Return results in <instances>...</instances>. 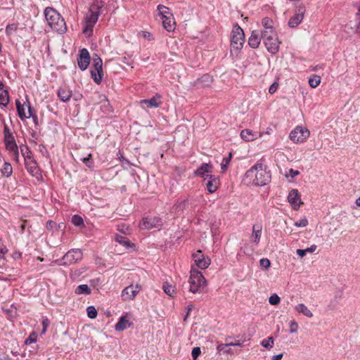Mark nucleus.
<instances>
[{
    "instance_id": "4c0bfd02",
    "label": "nucleus",
    "mask_w": 360,
    "mask_h": 360,
    "mask_svg": "<svg viewBox=\"0 0 360 360\" xmlns=\"http://www.w3.org/2000/svg\"><path fill=\"white\" fill-rule=\"evenodd\" d=\"M20 151L22 155L24 158L25 161L27 160L28 158H32V152L27 146H22L20 147Z\"/></svg>"
},
{
    "instance_id": "ea45409f",
    "label": "nucleus",
    "mask_w": 360,
    "mask_h": 360,
    "mask_svg": "<svg viewBox=\"0 0 360 360\" xmlns=\"http://www.w3.org/2000/svg\"><path fill=\"white\" fill-rule=\"evenodd\" d=\"M274 342V340L273 337H268L261 342V345L262 347L269 349L273 347Z\"/></svg>"
},
{
    "instance_id": "79ce46f5",
    "label": "nucleus",
    "mask_w": 360,
    "mask_h": 360,
    "mask_svg": "<svg viewBox=\"0 0 360 360\" xmlns=\"http://www.w3.org/2000/svg\"><path fill=\"white\" fill-rule=\"evenodd\" d=\"M4 141L15 140V138H14L12 132L10 131L8 127L6 124L4 125Z\"/></svg>"
},
{
    "instance_id": "4468645a",
    "label": "nucleus",
    "mask_w": 360,
    "mask_h": 360,
    "mask_svg": "<svg viewBox=\"0 0 360 360\" xmlns=\"http://www.w3.org/2000/svg\"><path fill=\"white\" fill-rule=\"evenodd\" d=\"M263 41L266 48L269 53L276 54L278 52L280 41H278V36L271 38L268 37L267 39Z\"/></svg>"
},
{
    "instance_id": "a878e982",
    "label": "nucleus",
    "mask_w": 360,
    "mask_h": 360,
    "mask_svg": "<svg viewBox=\"0 0 360 360\" xmlns=\"http://www.w3.org/2000/svg\"><path fill=\"white\" fill-rule=\"evenodd\" d=\"M262 226L260 224H255L252 227V237L254 238V243L258 244L260 240L262 233Z\"/></svg>"
},
{
    "instance_id": "f257e3e1",
    "label": "nucleus",
    "mask_w": 360,
    "mask_h": 360,
    "mask_svg": "<svg viewBox=\"0 0 360 360\" xmlns=\"http://www.w3.org/2000/svg\"><path fill=\"white\" fill-rule=\"evenodd\" d=\"M271 180L270 172L266 171V167L260 162H257L248 169L244 177V181L248 184H252L258 186L266 185Z\"/></svg>"
},
{
    "instance_id": "0e129e2a",
    "label": "nucleus",
    "mask_w": 360,
    "mask_h": 360,
    "mask_svg": "<svg viewBox=\"0 0 360 360\" xmlns=\"http://www.w3.org/2000/svg\"><path fill=\"white\" fill-rule=\"evenodd\" d=\"M278 82L277 80V81L274 82L271 84V86L269 88V90H276L278 89Z\"/></svg>"
},
{
    "instance_id": "de8ad7c7",
    "label": "nucleus",
    "mask_w": 360,
    "mask_h": 360,
    "mask_svg": "<svg viewBox=\"0 0 360 360\" xmlns=\"http://www.w3.org/2000/svg\"><path fill=\"white\" fill-rule=\"evenodd\" d=\"M357 8V12L355 14V18L356 21L357 22L356 24V32L360 33V1L359 5L356 6Z\"/></svg>"
},
{
    "instance_id": "338daca9",
    "label": "nucleus",
    "mask_w": 360,
    "mask_h": 360,
    "mask_svg": "<svg viewBox=\"0 0 360 360\" xmlns=\"http://www.w3.org/2000/svg\"><path fill=\"white\" fill-rule=\"evenodd\" d=\"M0 360H11V359L6 353L0 352Z\"/></svg>"
},
{
    "instance_id": "423d86ee",
    "label": "nucleus",
    "mask_w": 360,
    "mask_h": 360,
    "mask_svg": "<svg viewBox=\"0 0 360 360\" xmlns=\"http://www.w3.org/2000/svg\"><path fill=\"white\" fill-rule=\"evenodd\" d=\"M82 258V252L79 249H72L69 250L61 259V266H68L77 262Z\"/></svg>"
},
{
    "instance_id": "13d9d810",
    "label": "nucleus",
    "mask_w": 360,
    "mask_h": 360,
    "mask_svg": "<svg viewBox=\"0 0 360 360\" xmlns=\"http://www.w3.org/2000/svg\"><path fill=\"white\" fill-rule=\"evenodd\" d=\"M37 341L35 333H32L25 340L27 345L35 342Z\"/></svg>"
},
{
    "instance_id": "aec40b11",
    "label": "nucleus",
    "mask_w": 360,
    "mask_h": 360,
    "mask_svg": "<svg viewBox=\"0 0 360 360\" xmlns=\"http://www.w3.org/2000/svg\"><path fill=\"white\" fill-rule=\"evenodd\" d=\"M260 136L261 134L259 132L251 129H245L240 131V137L245 141H252Z\"/></svg>"
},
{
    "instance_id": "c9c22d12",
    "label": "nucleus",
    "mask_w": 360,
    "mask_h": 360,
    "mask_svg": "<svg viewBox=\"0 0 360 360\" xmlns=\"http://www.w3.org/2000/svg\"><path fill=\"white\" fill-rule=\"evenodd\" d=\"M262 25L264 27V30L274 29V22L270 18H264L262 20Z\"/></svg>"
},
{
    "instance_id": "72a5a7b5",
    "label": "nucleus",
    "mask_w": 360,
    "mask_h": 360,
    "mask_svg": "<svg viewBox=\"0 0 360 360\" xmlns=\"http://www.w3.org/2000/svg\"><path fill=\"white\" fill-rule=\"evenodd\" d=\"M1 173L4 176L9 177L13 173L11 165L8 162H5L1 169Z\"/></svg>"
},
{
    "instance_id": "6e6d98bb",
    "label": "nucleus",
    "mask_w": 360,
    "mask_h": 360,
    "mask_svg": "<svg viewBox=\"0 0 360 360\" xmlns=\"http://www.w3.org/2000/svg\"><path fill=\"white\" fill-rule=\"evenodd\" d=\"M290 333H295L298 330V324L295 321H292L290 324Z\"/></svg>"
},
{
    "instance_id": "37998d69",
    "label": "nucleus",
    "mask_w": 360,
    "mask_h": 360,
    "mask_svg": "<svg viewBox=\"0 0 360 360\" xmlns=\"http://www.w3.org/2000/svg\"><path fill=\"white\" fill-rule=\"evenodd\" d=\"M94 26V25H93L91 23H88L87 22H86V25L83 27V30H82L83 33L86 37H90L93 34Z\"/></svg>"
},
{
    "instance_id": "c85d7f7f",
    "label": "nucleus",
    "mask_w": 360,
    "mask_h": 360,
    "mask_svg": "<svg viewBox=\"0 0 360 360\" xmlns=\"http://www.w3.org/2000/svg\"><path fill=\"white\" fill-rule=\"evenodd\" d=\"M75 292L77 295H89L91 292V288L86 284L79 285L77 287Z\"/></svg>"
},
{
    "instance_id": "052dcab7",
    "label": "nucleus",
    "mask_w": 360,
    "mask_h": 360,
    "mask_svg": "<svg viewBox=\"0 0 360 360\" xmlns=\"http://www.w3.org/2000/svg\"><path fill=\"white\" fill-rule=\"evenodd\" d=\"M49 325V321L48 319H44L43 321H42V326H43V329H42V331H41V333L42 334H44L47 330V328Z\"/></svg>"
},
{
    "instance_id": "9d476101",
    "label": "nucleus",
    "mask_w": 360,
    "mask_h": 360,
    "mask_svg": "<svg viewBox=\"0 0 360 360\" xmlns=\"http://www.w3.org/2000/svg\"><path fill=\"white\" fill-rule=\"evenodd\" d=\"M102 7L103 6L98 4H93L89 8V14L86 16V22L95 25L101 15V9Z\"/></svg>"
},
{
    "instance_id": "5701e85b",
    "label": "nucleus",
    "mask_w": 360,
    "mask_h": 360,
    "mask_svg": "<svg viewBox=\"0 0 360 360\" xmlns=\"http://www.w3.org/2000/svg\"><path fill=\"white\" fill-rule=\"evenodd\" d=\"M131 324L127 319V316H122L120 318L118 322L115 326V329L117 331H123L124 330L129 328Z\"/></svg>"
},
{
    "instance_id": "473e14b6",
    "label": "nucleus",
    "mask_w": 360,
    "mask_h": 360,
    "mask_svg": "<svg viewBox=\"0 0 360 360\" xmlns=\"http://www.w3.org/2000/svg\"><path fill=\"white\" fill-rule=\"evenodd\" d=\"M321 82V77L319 75H313L309 77L308 83L311 88H316Z\"/></svg>"
},
{
    "instance_id": "b1692460",
    "label": "nucleus",
    "mask_w": 360,
    "mask_h": 360,
    "mask_svg": "<svg viewBox=\"0 0 360 360\" xmlns=\"http://www.w3.org/2000/svg\"><path fill=\"white\" fill-rule=\"evenodd\" d=\"M162 26L164 28L168 31L172 32L174 30L175 28V21L173 18V15H169L166 18L162 19Z\"/></svg>"
},
{
    "instance_id": "6ab92c4d",
    "label": "nucleus",
    "mask_w": 360,
    "mask_h": 360,
    "mask_svg": "<svg viewBox=\"0 0 360 360\" xmlns=\"http://www.w3.org/2000/svg\"><path fill=\"white\" fill-rule=\"evenodd\" d=\"M207 178L208 179L206 183L207 189L209 193H213L218 188L219 185V180L218 177L212 174H207L206 177H205V180H207Z\"/></svg>"
},
{
    "instance_id": "bb28decb",
    "label": "nucleus",
    "mask_w": 360,
    "mask_h": 360,
    "mask_svg": "<svg viewBox=\"0 0 360 360\" xmlns=\"http://www.w3.org/2000/svg\"><path fill=\"white\" fill-rule=\"evenodd\" d=\"M295 310L298 313H301L307 317L311 318L313 316L312 312L304 304H298L296 305Z\"/></svg>"
},
{
    "instance_id": "e433bc0d",
    "label": "nucleus",
    "mask_w": 360,
    "mask_h": 360,
    "mask_svg": "<svg viewBox=\"0 0 360 360\" xmlns=\"http://www.w3.org/2000/svg\"><path fill=\"white\" fill-rule=\"evenodd\" d=\"M9 103L8 91H0V105L6 106Z\"/></svg>"
},
{
    "instance_id": "7ed1b4c3",
    "label": "nucleus",
    "mask_w": 360,
    "mask_h": 360,
    "mask_svg": "<svg viewBox=\"0 0 360 360\" xmlns=\"http://www.w3.org/2000/svg\"><path fill=\"white\" fill-rule=\"evenodd\" d=\"M189 291L193 293L200 292L207 285V281L198 270L192 268L188 280Z\"/></svg>"
},
{
    "instance_id": "dca6fc26",
    "label": "nucleus",
    "mask_w": 360,
    "mask_h": 360,
    "mask_svg": "<svg viewBox=\"0 0 360 360\" xmlns=\"http://www.w3.org/2000/svg\"><path fill=\"white\" fill-rule=\"evenodd\" d=\"M288 200L294 210H297L301 204H302L300 195L297 189H292L290 191L288 195Z\"/></svg>"
},
{
    "instance_id": "e2e57ef3",
    "label": "nucleus",
    "mask_w": 360,
    "mask_h": 360,
    "mask_svg": "<svg viewBox=\"0 0 360 360\" xmlns=\"http://www.w3.org/2000/svg\"><path fill=\"white\" fill-rule=\"evenodd\" d=\"M300 174V172L297 171V170H294L293 169H289V175L292 177V178H294L295 176H297V175Z\"/></svg>"
},
{
    "instance_id": "774afa93",
    "label": "nucleus",
    "mask_w": 360,
    "mask_h": 360,
    "mask_svg": "<svg viewBox=\"0 0 360 360\" xmlns=\"http://www.w3.org/2000/svg\"><path fill=\"white\" fill-rule=\"evenodd\" d=\"M316 248H317V246L316 245H312L309 248L305 249V251L307 252L311 253V252H314L316 250Z\"/></svg>"
},
{
    "instance_id": "0eeeda50",
    "label": "nucleus",
    "mask_w": 360,
    "mask_h": 360,
    "mask_svg": "<svg viewBox=\"0 0 360 360\" xmlns=\"http://www.w3.org/2000/svg\"><path fill=\"white\" fill-rule=\"evenodd\" d=\"M309 131L303 127L297 126L290 134V139L294 143H303L309 136Z\"/></svg>"
},
{
    "instance_id": "680f3d73",
    "label": "nucleus",
    "mask_w": 360,
    "mask_h": 360,
    "mask_svg": "<svg viewBox=\"0 0 360 360\" xmlns=\"http://www.w3.org/2000/svg\"><path fill=\"white\" fill-rule=\"evenodd\" d=\"M27 107L28 114L29 115L27 116V119L32 117L34 115H36L34 112V109L31 106V105H26Z\"/></svg>"
},
{
    "instance_id": "69168bd1",
    "label": "nucleus",
    "mask_w": 360,
    "mask_h": 360,
    "mask_svg": "<svg viewBox=\"0 0 360 360\" xmlns=\"http://www.w3.org/2000/svg\"><path fill=\"white\" fill-rule=\"evenodd\" d=\"M217 229H218V228L217 227V226H215L214 224L212 226L211 232H212L213 237H215L218 234Z\"/></svg>"
},
{
    "instance_id": "4be33fe9",
    "label": "nucleus",
    "mask_w": 360,
    "mask_h": 360,
    "mask_svg": "<svg viewBox=\"0 0 360 360\" xmlns=\"http://www.w3.org/2000/svg\"><path fill=\"white\" fill-rule=\"evenodd\" d=\"M261 39L262 37H260L258 31L253 30L248 39V45L252 49H256L260 44Z\"/></svg>"
},
{
    "instance_id": "20e7f679",
    "label": "nucleus",
    "mask_w": 360,
    "mask_h": 360,
    "mask_svg": "<svg viewBox=\"0 0 360 360\" xmlns=\"http://www.w3.org/2000/svg\"><path fill=\"white\" fill-rule=\"evenodd\" d=\"M245 43V34L243 29L236 23L233 25L231 32V53L239 51L242 49Z\"/></svg>"
},
{
    "instance_id": "09e8293b",
    "label": "nucleus",
    "mask_w": 360,
    "mask_h": 360,
    "mask_svg": "<svg viewBox=\"0 0 360 360\" xmlns=\"http://www.w3.org/2000/svg\"><path fill=\"white\" fill-rule=\"evenodd\" d=\"M87 315L91 319H95L97 316V311L94 306H89L86 308Z\"/></svg>"
},
{
    "instance_id": "8fccbe9b",
    "label": "nucleus",
    "mask_w": 360,
    "mask_h": 360,
    "mask_svg": "<svg viewBox=\"0 0 360 360\" xmlns=\"http://www.w3.org/2000/svg\"><path fill=\"white\" fill-rule=\"evenodd\" d=\"M280 301L281 299L276 294L272 295L271 296H270L269 299V303L272 305H277L278 304H279Z\"/></svg>"
},
{
    "instance_id": "c756f323",
    "label": "nucleus",
    "mask_w": 360,
    "mask_h": 360,
    "mask_svg": "<svg viewBox=\"0 0 360 360\" xmlns=\"http://www.w3.org/2000/svg\"><path fill=\"white\" fill-rule=\"evenodd\" d=\"M260 37L263 40L267 39V37L269 38L277 37V33L274 29H268L264 30L261 32Z\"/></svg>"
},
{
    "instance_id": "5fc2aeb1",
    "label": "nucleus",
    "mask_w": 360,
    "mask_h": 360,
    "mask_svg": "<svg viewBox=\"0 0 360 360\" xmlns=\"http://www.w3.org/2000/svg\"><path fill=\"white\" fill-rule=\"evenodd\" d=\"M200 353L201 350L199 347H194L191 353L193 360H196L197 358L200 356Z\"/></svg>"
},
{
    "instance_id": "c03bdc74",
    "label": "nucleus",
    "mask_w": 360,
    "mask_h": 360,
    "mask_svg": "<svg viewBox=\"0 0 360 360\" xmlns=\"http://www.w3.org/2000/svg\"><path fill=\"white\" fill-rule=\"evenodd\" d=\"M18 30V24L13 23L8 24L6 27V34L7 36H11L13 32H15Z\"/></svg>"
},
{
    "instance_id": "f704fd0d",
    "label": "nucleus",
    "mask_w": 360,
    "mask_h": 360,
    "mask_svg": "<svg viewBox=\"0 0 360 360\" xmlns=\"http://www.w3.org/2000/svg\"><path fill=\"white\" fill-rule=\"evenodd\" d=\"M4 143L6 146V148L8 150H9L10 152L13 153L15 150L16 151L18 149V146L15 142V140L6 141H4Z\"/></svg>"
},
{
    "instance_id": "39448f33",
    "label": "nucleus",
    "mask_w": 360,
    "mask_h": 360,
    "mask_svg": "<svg viewBox=\"0 0 360 360\" xmlns=\"http://www.w3.org/2000/svg\"><path fill=\"white\" fill-rule=\"evenodd\" d=\"M90 72L93 80L96 83L100 84L103 76V61L97 54L93 56V64Z\"/></svg>"
},
{
    "instance_id": "a19ab883",
    "label": "nucleus",
    "mask_w": 360,
    "mask_h": 360,
    "mask_svg": "<svg viewBox=\"0 0 360 360\" xmlns=\"http://www.w3.org/2000/svg\"><path fill=\"white\" fill-rule=\"evenodd\" d=\"M232 158V154L231 153H229L228 157H225L223 158L222 162L221 163V169L222 170V172H224L228 167V165Z\"/></svg>"
},
{
    "instance_id": "49530a36",
    "label": "nucleus",
    "mask_w": 360,
    "mask_h": 360,
    "mask_svg": "<svg viewBox=\"0 0 360 360\" xmlns=\"http://www.w3.org/2000/svg\"><path fill=\"white\" fill-rule=\"evenodd\" d=\"M71 221L76 226H79L84 224L83 219L79 215H78V214L73 215L72 217Z\"/></svg>"
},
{
    "instance_id": "a18cd8bd",
    "label": "nucleus",
    "mask_w": 360,
    "mask_h": 360,
    "mask_svg": "<svg viewBox=\"0 0 360 360\" xmlns=\"http://www.w3.org/2000/svg\"><path fill=\"white\" fill-rule=\"evenodd\" d=\"M82 161L85 164L86 167L89 168H93L94 167V161L92 159L91 154H88L86 157H84L81 159Z\"/></svg>"
},
{
    "instance_id": "f03ea898",
    "label": "nucleus",
    "mask_w": 360,
    "mask_h": 360,
    "mask_svg": "<svg viewBox=\"0 0 360 360\" xmlns=\"http://www.w3.org/2000/svg\"><path fill=\"white\" fill-rule=\"evenodd\" d=\"M46 20L51 28L59 34H64L67 31V26L64 18L54 8L47 7L44 10Z\"/></svg>"
},
{
    "instance_id": "1a4fd4ad",
    "label": "nucleus",
    "mask_w": 360,
    "mask_h": 360,
    "mask_svg": "<svg viewBox=\"0 0 360 360\" xmlns=\"http://www.w3.org/2000/svg\"><path fill=\"white\" fill-rule=\"evenodd\" d=\"M91 61V56L89 51L83 48L79 51L77 56V65L79 68L84 71L87 69Z\"/></svg>"
},
{
    "instance_id": "ddd939ff",
    "label": "nucleus",
    "mask_w": 360,
    "mask_h": 360,
    "mask_svg": "<svg viewBox=\"0 0 360 360\" xmlns=\"http://www.w3.org/2000/svg\"><path fill=\"white\" fill-rule=\"evenodd\" d=\"M141 286L132 285L126 287L122 292V298L124 301L132 300L140 291Z\"/></svg>"
},
{
    "instance_id": "412c9836",
    "label": "nucleus",
    "mask_w": 360,
    "mask_h": 360,
    "mask_svg": "<svg viewBox=\"0 0 360 360\" xmlns=\"http://www.w3.org/2000/svg\"><path fill=\"white\" fill-rule=\"evenodd\" d=\"M212 170H213V166L211 163H203L195 172V175L205 178V177H206L205 174L212 173Z\"/></svg>"
},
{
    "instance_id": "2f4dec72",
    "label": "nucleus",
    "mask_w": 360,
    "mask_h": 360,
    "mask_svg": "<svg viewBox=\"0 0 360 360\" xmlns=\"http://www.w3.org/2000/svg\"><path fill=\"white\" fill-rule=\"evenodd\" d=\"M162 290L164 292L170 297H173L175 294L174 286L169 284L167 282H165L162 285Z\"/></svg>"
},
{
    "instance_id": "6e6552de",
    "label": "nucleus",
    "mask_w": 360,
    "mask_h": 360,
    "mask_svg": "<svg viewBox=\"0 0 360 360\" xmlns=\"http://www.w3.org/2000/svg\"><path fill=\"white\" fill-rule=\"evenodd\" d=\"M305 11L304 5L300 4L297 6L295 15L288 21V26L291 28L297 27L302 22Z\"/></svg>"
},
{
    "instance_id": "cd10ccee",
    "label": "nucleus",
    "mask_w": 360,
    "mask_h": 360,
    "mask_svg": "<svg viewBox=\"0 0 360 360\" xmlns=\"http://www.w3.org/2000/svg\"><path fill=\"white\" fill-rule=\"evenodd\" d=\"M15 105L18 111V115L20 120L23 121L25 119H27V115L25 114L24 108L25 105L24 104H22L19 99H16Z\"/></svg>"
},
{
    "instance_id": "58836bf2",
    "label": "nucleus",
    "mask_w": 360,
    "mask_h": 360,
    "mask_svg": "<svg viewBox=\"0 0 360 360\" xmlns=\"http://www.w3.org/2000/svg\"><path fill=\"white\" fill-rule=\"evenodd\" d=\"M58 98L63 102H66L71 98L72 91H57Z\"/></svg>"
},
{
    "instance_id": "bf43d9fd",
    "label": "nucleus",
    "mask_w": 360,
    "mask_h": 360,
    "mask_svg": "<svg viewBox=\"0 0 360 360\" xmlns=\"http://www.w3.org/2000/svg\"><path fill=\"white\" fill-rule=\"evenodd\" d=\"M71 97L73 98L75 101H79L83 97V96L80 91H72Z\"/></svg>"
},
{
    "instance_id": "4d7b16f0",
    "label": "nucleus",
    "mask_w": 360,
    "mask_h": 360,
    "mask_svg": "<svg viewBox=\"0 0 360 360\" xmlns=\"http://www.w3.org/2000/svg\"><path fill=\"white\" fill-rule=\"evenodd\" d=\"M308 224V221L306 218L302 219L295 221V225L297 227H305Z\"/></svg>"
},
{
    "instance_id": "3c124183",
    "label": "nucleus",
    "mask_w": 360,
    "mask_h": 360,
    "mask_svg": "<svg viewBox=\"0 0 360 360\" xmlns=\"http://www.w3.org/2000/svg\"><path fill=\"white\" fill-rule=\"evenodd\" d=\"M188 203V199L181 200V201H177L176 202V208L179 210H184L186 208Z\"/></svg>"
},
{
    "instance_id": "7c9ffc66",
    "label": "nucleus",
    "mask_w": 360,
    "mask_h": 360,
    "mask_svg": "<svg viewBox=\"0 0 360 360\" xmlns=\"http://www.w3.org/2000/svg\"><path fill=\"white\" fill-rule=\"evenodd\" d=\"M157 8L162 20L166 18V17H168L169 15H172V13L169 11V8L163 5H158Z\"/></svg>"
},
{
    "instance_id": "393cba45",
    "label": "nucleus",
    "mask_w": 360,
    "mask_h": 360,
    "mask_svg": "<svg viewBox=\"0 0 360 360\" xmlns=\"http://www.w3.org/2000/svg\"><path fill=\"white\" fill-rule=\"evenodd\" d=\"M115 240L126 248H131L134 245L126 236L120 234H116L115 236Z\"/></svg>"
},
{
    "instance_id": "f3484780",
    "label": "nucleus",
    "mask_w": 360,
    "mask_h": 360,
    "mask_svg": "<svg viewBox=\"0 0 360 360\" xmlns=\"http://www.w3.org/2000/svg\"><path fill=\"white\" fill-rule=\"evenodd\" d=\"M212 82V77L209 74H205L195 82L194 86L196 89L209 88Z\"/></svg>"
},
{
    "instance_id": "864d4df0",
    "label": "nucleus",
    "mask_w": 360,
    "mask_h": 360,
    "mask_svg": "<svg viewBox=\"0 0 360 360\" xmlns=\"http://www.w3.org/2000/svg\"><path fill=\"white\" fill-rule=\"evenodd\" d=\"M259 264L262 267L267 269L270 267L271 262L267 258H262L259 260Z\"/></svg>"
},
{
    "instance_id": "f8f14e48",
    "label": "nucleus",
    "mask_w": 360,
    "mask_h": 360,
    "mask_svg": "<svg viewBox=\"0 0 360 360\" xmlns=\"http://www.w3.org/2000/svg\"><path fill=\"white\" fill-rule=\"evenodd\" d=\"M162 224V219L159 217H145L140 224L141 229H151L158 228Z\"/></svg>"
},
{
    "instance_id": "a211bd4d",
    "label": "nucleus",
    "mask_w": 360,
    "mask_h": 360,
    "mask_svg": "<svg viewBox=\"0 0 360 360\" xmlns=\"http://www.w3.org/2000/svg\"><path fill=\"white\" fill-rule=\"evenodd\" d=\"M25 167L27 172L33 176L38 178L40 176V170L36 161L33 158H28L25 161Z\"/></svg>"
},
{
    "instance_id": "603ef678",
    "label": "nucleus",
    "mask_w": 360,
    "mask_h": 360,
    "mask_svg": "<svg viewBox=\"0 0 360 360\" xmlns=\"http://www.w3.org/2000/svg\"><path fill=\"white\" fill-rule=\"evenodd\" d=\"M232 338L231 336H229L227 338H226L225 339V343L224 344H220L217 346V350L219 351H224L225 349L227 347H229L230 345H228V343L229 342V340H231Z\"/></svg>"
},
{
    "instance_id": "9b49d317",
    "label": "nucleus",
    "mask_w": 360,
    "mask_h": 360,
    "mask_svg": "<svg viewBox=\"0 0 360 360\" xmlns=\"http://www.w3.org/2000/svg\"><path fill=\"white\" fill-rule=\"evenodd\" d=\"M193 259L195 265L201 269H207L210 264V259L208 257H205L200 250L193 255Z\"/></svg>"
},
{
    "instance_id": "2eb2a0df",
    "label": "nucleus",
    "mask_w": 360,
    "mask_h": 360,
    "mask_svg": "<svg viewBox=\"0 0 360 360\" xmlns=\"http://www.w3.org/2000/svg\"><path fill=\"white\" fill-rule=\"evenodd\" d=\"M140 103L143 108H158L162 104L161 96L157 94L155 96L149 99L141 100Z\"/></svg>"
}]
</instances>
